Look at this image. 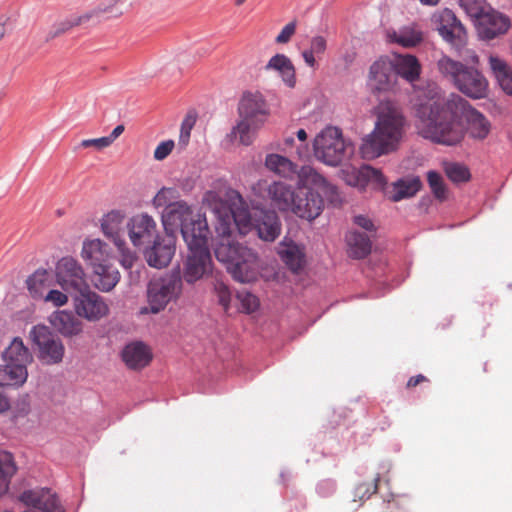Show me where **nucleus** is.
<instances>
[{
    "label": "nucleus",
    "mask_w": 512,
    "mask_h": 512,
    "mask_svg": "<svg viewBox=\"0 0 512 512\" xmlns=\"http://www.w3.org/2000/svg\"><path fill=\"white\" fill-rule=\"evenodd\" d=\"M297 137L300 141H305L307 139V133L304 129H300L297 131Z\"/></svg>",
    "instance_id": "0e129e2a"
},
{
    "label": "nucleus",
    "mask_w": 512,
    "mask_h": 512,
    "mask_svg": "<svg viewBox=\"0 0 512 512\" xmlns=\"http://www.w3.org/2000/svg\"><path fill=\"white\" fill-rule=\"evenodd\" d=\"M123 11V0H108L80 15H73L63 20L59 23L57 34L77 26L97 24L102 20L118 17L123 14Z\"/></svg>",
    "instance_id": "9b49d317"
},
{
    "label": "nucleus",
    "mask_w": 512,
    "mask_h": 512,
    "mask_svg": "<svg viewBox=\"0 0 512 512\" xmlns=\"http://www.w3.org/2000/svg\"><path fill=\"white\" fill-rule=\"evenodd\" d=\"M17 471L13 455L7 451L0 452V496L8 489L11 478Z\"/></svg>",
    "instance_id": "72a5a7b5"
},
{
    "label": "nucleus",
    "mask_w": 512,
    "mask_h": 512,
    "mask_svg": "<svg viewBox=\"0 0 512 512\" xmlns=\"http://www.w3.org/2000/svg\"><path fill=\"white\" fill-rule=\"evenodd\" d=\"M4 363L20 364L28 367L33 361L30 350L20 337H15L2 353Z\"/></svg>",
    "instance_id": "c85d7f7f"
},
{
    "label": "nucleus",
    "mask_w": 512,
    "mask_h": 512,
    "mask_svg": "<svg viewBox=\"0 0 512 512\" xmlns=\"http://www.w3.org/2000/svg\"><path fill=\"white\" fill-rule=\"evenodd\" d=\"M94 285L102 292L111 291L120 280L119 271L113 267L112 262L104 264L102 271L94 273Z\"/></svg>",
    "instance_id": "473e14b6"
},
{
    "label": "nucleus",
    "mask_w": 512,
    "mask_h": 512,
    "mask_svg": "<svg viewBox=\"0 0 512 512\" xmlns=\"http://www.w3.org/2000/svg\"><path fill=\"white\" fill-rule=\"evenodd\" d=\"M214 211L217 215L215 230L221 238L215 247L217 260L226 265L234 280L241 283L255 281L260 270L257 254L232 239L235 231L246 235L253 229L246 202L238 191L228 189Z\"/></svg>",
    "instance_id": "f03ea898"
},
{
    "label": "nucleus",
    "mask_w": 512,
    "mask_h": 512,
    "mask_svg": "<svg viewBox=\"0 0 512 512\" xmlns=\"http://www.w3.org/2000/svg\"><path fill=\"white\" fill-rule=\"evenodd\" d=\"M263 69L272 76L280 78L283 82H287L288 57L280 53L275 54L269 59Z\"/></svg>",
    "instance_id": "f704fd0d"
},
{
    "label": "nucleus",
    "mask_w": 512,
    "mask_h": 512,
    "mask_svg": "<svg viewBox=\"0 0 512 512\" xmlns=\"http://www.w3.org/2000/svg\"><path fill=\"white\" fill-rule=\"evenodd\" d=\"M128 235L134 246L150 243L157 235V225L154 219L146 214H137L127 223Z\"/></svg>",
    "instance_id": "dca6fc26"
},
{
    "label": "nucleus",
    "mask_w": 512,
    "mask_h": 512,
    "mask_svg": "<svg viewBox=\"0 0 512 512\" xmlns=\"http://www.w3.org/2000/svg\"><path fill=\"white\" fill-rule=\"evenodd\" d=\"M391 61L380 58L375 61L369 71V83L377 91H390L393 89L396 76L393 74Z\"/></svg>",
    "instance_id": "aec40b11"
},
{
    "label": "nucleus",
    "mask_w": 512,
    "mask_h": 512,
    "mask_svg": "<svg viewBox=\"0 0 512 512\" xmlns=\"http://www.w3.org/2000/svg\"><path fill=\"white\" fill-rule=\"evenodd\" d=\"M377 512H409L408 501L403 497H392L383 500Z\"/></svg>",
    "instance_id": "a18cd8bd"
},
{
    "label": "nucleus",
    "mask_w": 512,
    "mask_h": 512,
    "mask_svg": "<svg viewBox=\"0 0 512 512\" xmlns=\"http://www.w3.org/2000/svg\"><path fill=\"white\" fill-rule=\"evenodd\" d=\"M346 242L352 258L362 259L371 252V241L365 233L350 231L346 235Z\"/></svg>",
    "instance_id": "c756f323"
},
{
    "label": "nucleus",
    "mask_w": 512,
    "mask_h": 512,
    "mask_svg": "<svg viewBox=\"0 0 512 512\" xmlns=\"http://www.w3.org/2000/svg\"><path fill=\"white\" fill-rule=\"evenodd\" d=\"M121 259L120 263L125 269H131L134 265V262L136 261V256L134 253H132L130 250H128L125 245L121 248H118Z\"/></svg>",
    "instance_id": "864d4df0"
},
{
    "label": "nucleus",
    "mask_w": 512,
    "mask_h": 512,
    "mask_svg": "<svg viewBox=\"0 0 512 512\" xmlns=\"http://www.w3.org/2000/svg\"><path fill=\"white\" fill-rule=\"evenodd\" d=\"M28 379V369L25 365L4 363L0 366V387L18 389Z\"/></svg>",
    "instance_id": "bb28decb"
},
{
    "label": "nucleus",
    "mask_w": 512,
    "mask_h": 512,
    "mask_svg": "<svg viewBox=\"0 0 512 512\" xmlns=\"http://www.w3.org/2000/svg\"><path fill=\"white\" fill-rule=\"evenodd\" d=\"M389 42L405 48H412L423 41V32L415 23L400 27L398 30L387 32Z\"/></svg>",
    "instance_id": "a878e982"
},
{
    "label": "nucleus",
    "mask_w": 512,
    "mask_h": 512,
    "mask_svg": "<svg viewBox=\"0 0 512 512\" xmlns=\"http://www.w3.org/2000/svg\"><path fill=\"white\" fill-rule=\"evenodd\" d=\"M460 7L478 20L491 6L485 0H458Z\"/></svg>",
    "instance_id": "79ce46f5"
},
{
    "label": "nucleus",
    "mask_w": 512,
    "mask_h": 512,
    "mask_svg": "<svg viewBox=\"0 0 512 512\" xmlns=\"http://www.w3.org/2000/svg\"><path fill=\"white\" fill-rule=\"evenodd\" d=\"M68 294L56 289H50L42 297L45 302L53 304L55 307H61L68 303Z\"/></svg>",
    "instance_id": "de8ad7c7"
},
{
    "label": "nucleus",
    "mask_w": 512,
    "mask_h": 512,
    "mask_svg": "<svg viewBox=\"0 0 512 512\" xmlns=\"http://www.w3.org/2000/svg\"><path fill=\"white\" fill-rule=\"evenodd\" d=\"M29 336L38 349V358L42 363L54 365L62 362L65 354L64 344L48 327L44 325L34 326Z\"/></svg>",
    "instance_id": "f8f14e48"
},
{
    "label": "nucleus",
    "mask_w": 512,
    "mask_h": 512,
    "mask_svg": "<svg viewBox=\"0 0 512 512\" xmlns=\"http://www.w3.org/2000/svg\"><path fill=\"white\" fill-rule=\"evenodd\" d=\"M182 291V279L179 272L168 274L151 281L147 288L148 306L140 310L141 314H157L176 300Z\"/></svg>",
    "instance_id": "1a4fd4ad"
},
{
    "label": "nucleus",
    "mask_w": 512,
    "mask_h": 512,
    "mask_svg": "<svg viewBox=\"0 0 512 512\" xmlns=\"http://www.w3.org/2000/svg\"><path fill=\"white\" fill-rule=\"evenodd\" d=\"M208 235H193L187 229L184 233L188 254L184 263L183 278L189 284H193L212 273L213 263L208 248Z\"/></svg>",
    "instance_id": "0eeeda50"
},
{
    "label": "nucleus",
    "mask_w": 512,
    "mask_h": 512,
    "mask_svg": "<svg viewBox=\"0 0 512 512\" xmlns=\"http://www.w3.org/2000/svg\"><path fill=\"white\" fill-rule=\"evenodd\" d=\"M125 213L120 210H112L105 214L101 220V229L103 234L111 239L117 248L125 245V241L121 236Z\"/></svg>",
    "instance_id": "b1692460"
},
{
    "label": "nucleus",
    "mask_w": 512,
    "mask_h": 512,
    "mask_svg": "<svg viewBox=\"0 0 512 512\" xmlns=\"http://www.w3.org/2000/svg\"><path fill=\"white\" fill-rule=\"evenodd\" d=\"M351 178L348 183L360 189H365L369 185L375 189H382L386 185V179L382 172L369 165H364L360 169L354 170Z\"/></svg>",
    "instance_id": "393cba45"
},
{
    "label": "nucleus",
    "mask_w": 512,
    "mask_h": 512,
    "mask_svg": "<svg viewBox=\"0 0 512 512\" xmlns=\"http://www.w3.org/2000/svg\"><path fill=\"white\" fill-rule=\"evenodd\" d=\"M258 236L265 241H274L280 233V225L274 214L265 215V219L256 227Z\"/></svg>",
    "instance_id": "c9c22d12"
},
{
    "label": "nucleus",
    "mask_w": 512,
    "mask_h": 512,
    "mask_svg": "<svg viewBox=\"0 0 512 512\" xmlns=\"http://www.w3.org/2000/svg\"><path fill=\"white\" fill-rule=\"evenodd\" d=\"M309 258L306 247L290 241V274L295 275L299 282L308 277Z\"/></svg>",
    "instance_id": "cd10ccee"
},
{
    "label": "nucleus",
    "mask_w": 512,
    "mask_h": 512,
    "mask_svg": "<svg viewBox=\"0 0 512 512\" xmlns=\"http://www.w3.org/2000/svg\"><path fill=\"white\" fill-rule=\"evenodd\" d=\"M175 239L171 236L157 237L153 246L146 249L144 255L147 263L154 268L166 267L175 254Z\"/></svg>",
    "instance_id": "6ab92c4d"
},
{
    "label": "nucleus",
    "mask_w": 512,
    "mask_h": 512,
    "mask_svg": "<svg viewBox=\"0 0 512 512\" xmlns=\"http://www.w3.org/2000/svg\"><path fill=\"white\" fill-rule=\"evenodd\" d=\"M510 27V20L502 13L490 7L478 20L477 29L482 39L491 40L505 34Z\"/></svg>",
    "instance_id": "f3484780"
},
{
    "label": "nucleus",
    "mask_w": 512,
    "mask_h": 512,
    "mask_svg": "<svg viewBox=\"0 0 512 512\" xmlns=\"http://www.w3.org/2000/svg\"><path fill=\"white\" fill-rule=\"evenodd\" d=\"M380 480V477L379 475H377L373 482H363V483H360L358 484L356 487H355V490H354V499L353 501L356 502V501H360V502H363L364 500L370 498V496L374 493H376L377 489H378V482Z\"/></svg>",
    "instance_id": "c03bdc74"
},
{
    "label": "nucleus",
    "mask_w": 512,
    "mask_h": 512,
    "mask_svg": "<svg viewBox=\"0 0 512 512\" xmlns=\"http://www.w3.org/2000/svg\"><path fill=\"white\" fill-rule=\"evenodd\" d=\"M391 64L395 74L410 83L417 81L420 77L422 67L414 55L396 54Z\"/></svg>",
    "instance_id": "5701e85b"
},
{
    "label": "nucleus",
    "mask_w": 512,
    "mask_h": 512,
    "mask_svg": "<svg viewBox=\"0 0 512 512\" xmlns=\"http://www.w3.org/2000/svg\"><path fill=\"white\" fill-rule=\"evenodd\" d=\"M73 307L78 317L89 322H98L107 317L110 307L105 299L90 289L83 290L72 297Z\"/></svg>",
    "instance_id": "2eb2a0df"
},
{
    "label": "nucleus",
    "mask_w": 512,
    "mask_h": 512,
    "mask_svg": "<svg viewBox=\"0 0 512 512\" xmlns=\"http://www.w3.org/2000/svg\"><path fill=\"white\" fill-rule=\"evenodd\" d=\"M81 256L94 273L113 260L109 245L100 239L84 241Z\"/></svg>",
    "instance_id": "a211bd4d"
},
{
    "label": "nucleus",
    "mask_w": 512,
    "mask_h": 512,
    "mask_svg": "<svg viewBox=\"0 0 512 512\" xmlns=\"http://www.w3.org/2000/svg\"><path fill=\"white\" fill-rule=\"evenodd\" d=\"M427 181L436 199L445 201L448 198V190L442 176L438 172L429 171L427 173Z\"/></svg>",
    "instance_id": "ea45409f"
},
{
    "label": "nucleus",
    "mask_w": 512,
    "mask_h": 512,
    "mask_svg": "<svg viewBox=\"0 0 512 512\" xmlns=\"http://www.w3.org/2000/svg\"><path fill=\"white\" fill-rule=\"evenodd\" d=\"M56 281L71 297L89 287L84 269L72 257H63L58 261Z\"/></svg>",
    "instance_id": "4468645a"
},
{
    "label": "nucleus",
    "mask_w": 512,
    "mask_h": 512,
    "mask_svg": "<svg viewBox=\"0 0 512 512\" xmlns=\"http://www.w3.org/2000/svg\"><path fill=\"white\" fill-rule=\"evenodd\" d=\"M287 236H285L280 244V248L278 250V254L281 258V260L288 264V244L286 243Z\"/></svg>",
    "instance_id": "13d9d810"
},
{
    "label": "nucleus",
    "mask_w": 512,
    "mask_h": 512,
    "mask_svg": "<svg viewBox=\"0 0 512 512\" xmlns=\"http://www.w3.org/2000/svg\"><path fill=\"white\" fill-rule=\"evenodd\" d=\"M489 64L494 75L509 68L507 63L497 56H490Z\"/></svg>",
    "instance_id": "5fc2aeb1"
},
{
    "label": "nucleus",
    "mask_w": 512,
    "mask_h": 512,
    "mask_svg": "<svg viewBox=\"0 0 512 512\" xmlns=\"http://www.w3.org/2000/svg\"><path fill=\"white\" fill-rule=\"evenodd\" d=\"M478 64V55L474 51H467L465 63L444 55L438 60L437 67L459 92L471 99H483L488 95L489 83L478 69Z\"/></svg>",
    "instance_id": "39448f33"
},
{
    "label": "nucleus",
    "mask_w": 512,
    "mask_h": 512,
    "mask_svg": "<svg viewBox=\"0 0 512 512\" xmlns=\"http://www.w3.org/2000/svg\"><path fill=\"white\" fill-rule=\"evenodd\" d=\"M215 293L217 295L219 304L224 308L225 311H228L231 302V293L228 286L223 282H217L215 284Z\"/></svg>",
    "instance_id": "09e8293b"
},
{
    "label": "nucleus",
    "mask_w": 512,
    "mask_h": 512,
    "mask_svg": "<svg viewBox=\"0 0 512 512\" xmlns=\"http://www.w3.org/2000/svg\"><path fill=\"white\" fill-rule=\"evenodd\" d=\"M179 196V192L176 188L163 187L154 196L152 204L155 208L164 207L165 209H167L169 205H172L174 204V202L179 201Z\"/></svg>",
    "instance_id": "58836bf2"
},
{
    "label": "nucleus",
    "mask_w": 512,
    "mask_h": 512,
    "mask_svg": "<svg viewBox=\"0 0 512 512\" xmlns=\"http://www.w3.org/2000/svg\"><path fill=\"white\" fill-rule=\"evenodd\" d=\"M315 157L329 166H337L353 154V146L347 142L342 131L333 126L324 128L314 139Z\"/></svg>",
    "instance_id": "6e6552de"
},
{
    "label": "nucleus",
    "mask_w": 512,
    "mask_h": 512,
    "mask_svg": "<svg viewBox=\"0 0 512 512\" xmlns=\"http://www.w3.org/2000/svg\"><path fill=\"white\" fill-rule=\"evenodd\" d=\"M494 76L497 79L501 88L505 92L511 90V88H512V72H511L510 68H507L506 70L499 72Z\"/></svg>",
    "instance_id": "3c124183"
},
{
    "label": "nucleus",
    "mask_w": 512,
    "mask_h": 512,
    "mask_svg": "<svg viewBox=\"0 0 512 512\" xmlns=\"http://www.w3.org/2000/svg\"><path fill=\"white\" fill-rule=\"evenodd\" d=\"M6 34V26L5 23L0 22V41L3 39V37Z\"/></svg>",
    "instance_id": "69168bd1"
},
{
    "label": "nucleus",
    "mask_w": 512,
    "mask_h": 512,
    "mask_svg": "<svg viewBox=\"0 0 512 512\" xmlns=\"http://www.w3.org/2000/svg\"><path fill=\"white\" fill-rule=\"evenodd\" d=\"M51 326L64 337H74L82 333L83 323L71 311L58 310L49 317Z\"/></svg>",
    "instance_id": "4be33fe9"
},
{
    "label": "nucleus",
    "mask_w": 512,
    "mask_h": 512,
    "mask_svg": "<svg viewBox=\"0 0 512 512\" xmlns=\"http://www.w3.org/2000/svg\"><path fill=\"white\" fill-rule=\"evenodd\" d=\"M27 287L33 298H42L53 283V277L45 269L36 270L28 279Z\"/></svg>",
    "instance_id": "2f4dec72"
},
{
    "label": "nucleus",
    "mask_w": 512,
    "mask_h": 512,
    "mask_svg": "<svg viewBox=\"0 0 512 512\" xmlns=\"http://www.w3.org/2000/svg\"><path fill=\"white\" fill-rule=\"evenodd\" d=\"M197 121V113L194 110H190L184 117L179 135V144L183 147L187 146L190 140L191 130L195 126Z\"/></svg>",
    "instance_id": "37998d69"
},
{
    "label": "nucleus",
    "mask_w": 512,
    "mask_h": 512,
    "mask_svg": "<svg viewBox=\"0 0 512 512\" xmlns=\"http://www.w3.org/2000/svg\"><path fill=\"white\" fill-rule=\"evenodd\" d=\"M422 184L419 178L400 179L392 184L388 191V197L393 202H398L404 198L414 196L421 188Z\"/></svg>",
    "instance_id": "7c9ffc66"
},
{
    "label": "nucleus",
    "mask_w": 512,
    "mask_h": 512,
    "mask_svg": "<svg viewBox=\"0 0 512 512\" xmlns=\"http://www.w3.org/2000/svg\"><path fill=\"white\" fill-rule=\"evenodd\" d=\"M289 31H290V36L294 33L295 31V24L293 22H290V28H289Z\"/></svg>",
    "instance_id": "774afa93"
},
{
    "label": "nucleus",
    "mask_w": 512,
    "mask_h": 512,
    "mask_svg": "<svg viewBox=\"0 0 512 512\" xmlns=\"http://www.w3.org/2000/svg\"><path fill=\"white\" fill-rule=\"evenodd\" d=\"M375 116L374 128L360 146L362 157L368 160L397 151L408 126L402 108L390 100L381 101L375 107Z\"/></svg>",
    "instance_id": "7ed1b4c3"
},
{
    "label": "nucleus",
    "mask_w": 512,
    "mask_h": 512,
    "mask_svg": "<svg viewBox=\"0 0 512 512\" xmlns=\"http://www.w3.org/2000/svg\"><path fill=\"white\" fill-rule=\"evenodd\" d=\"M354 223L366 231H373L375 229L373 222L365 215H357L354 217Z\"/></svg>",
    "instance_id": "4d7b16f0"
},
{
    "label": "nucleus",
    "mask_w": 512,
    "mask_h": 512,
    "mask_svg": "<svg viewBox=\"0 0 512 512\" xmlns=\"http://www.w3.org/2000/svg\"><path fill=\"white\" fill-rule=\"evenodd\" d=\"M326 49V40L322 36L314 37L311 40L310 50L316 55L323 54Z\"/></svg>",
    "instance_id": "6e6d98bb"
},
{
    "label": "nucleus",
    "mask_w": 512,
    "mask_h": 512,
    "mask_svg": "<svg viewBox=\"0 0 512 512\" xmlns=\"http://www.w3.org/2000/svg\"><path fill=\"white\" fill-rule=\"evenodd\" d=\"M237 112L238 120L230 136L238 139L240 144L250 146L270 117V105L261 92L246 91L239 100Z\"/></svg>",
    "instance_id": "423d86ee"
},
{
    "label": "nucleus",
    "mask_w": 512,
    "mask_h": 512,
    "mask_svg": "<svg viewBox=\"0 0 512 512\" xmlns=\"http://www.w3.org/2000/svg\"><path fill=\"white\" fill-rule=\"evenodd\" d=\"M175 144L173 140L163 141L155 148L154 158L158 161L164 160L173 150Z\"/></svg>",
    "instance_id": "8fccbe9b"
},
{
    "label": "nucleus",
    "mask_w": 512,
    "mask_h": 512,
    "mask_svg": "<svg viewBox=\"0 0 512 512\" xmlns=\"http://www.w3.org/2000/svg\"><path fill=\"white\" fill-rule=\"evenodd\" d=\"M314 52L311 51L310 49L308 50H304L302 52V56L304 58V61L307 65H309L310 67H314L315 66V63H316V60H315V57H314Z\"/></svg>",
    "instance_id": "052dcab7"
},
{
    "label": "nucleus",
    "mask_w": 512,
    "mask_h": 512,
    "mask_svg": "<svg viewBox=\"0 0 512 512\" xmlns=\"http://www.w3.org/2000/svg\"><path fill=\"white\" fill-rule=\"evenodd\" d=\"M236 299L240 304V311L243 313L251 314L260 307L259 298L246 289L238 290Z\"/></svg>",
    "instance_id": "4c0bfd02"
},
{
    "label": "nucleus",
    "mask_w": 512,
    "mask_h": 512,
    "mask_svg": "<svg viewBox=\"0 0 512 512\" xmlns=\"http://www.w3.org/2000/svg\"><path fill=\"white\" fill-rule=\"evenodd\" d=\"M162 221L166 228H180L182 236L187 230L193 235L209 234L207 220L201 214H193L185 201L179 200L169 205L162 214Z\"/></svg>",
    "instance_id": "9d476101"
},
{
    "label": "nucleus",
    "mask_w": 512,
    "mask_h": 512,
    "mask_svg": "<svg viewBox=\"0 0 512 512\" xmlns=\"http://www.w3.org/2000/svg\"><path fill=\"white\" fill-rule=\"evenodd\" d=\"M421 3L426 5H436L439 0H419Z\"/></svg>",
    "instance_id": "338daca9"
},
{
    "label": "nucleus",
    "mask_w": 512,
    "mask_h": 512,
    "mask_svg": "<svg viewBox=\"0 0 512 512\" xmlns=\"http://www.w3.org/2000/svg\"><path fill=\"white\" fill-rule=\"evenodd\" d=\"M110 146L109 140H107L105 137L95 138V139H85L82 140L80 143V147L82 148H88V147H94L98 150L107 148Z\"/></svg>",
    "instance_id": "603ef678"
},
{
    "label": "nucleus",
    "mask_w": 512,
    "mask_h": 512,
    "mask_svg": "<svg viewBox=\"0 0 512 512\" xmlns=\"http://www.w3.org/2000/svg\"><path fill=\"white\" fill-rule=\"evenodd\" d=\"M276 42L277 43L288 42V24L282 28L280 34L276 37Z\"/></svg>",
    "instance_id": "e2e57ef3"
},
{
    "label": "nucleus",
    "mask_w": 512,
    "mask_h": 512,
    "mask_svg": "<svg viewBox=\"0 0 512 512\" xmlns=\"http://www.w3.org/2000/svg\"><path fill=\"white\" fill-rule=\"evenodd\" d=\"M264 165L270 172L284 176L286 170H288V158L276 153H270L266 155Z\"/></svg>",
    "instance_id": "a19ab883"
},
{
    "label": "nucleus",
    "mask_w": 512,
    "mask_h": 512,
    "mask_svg": "<svg viewBox=\"0 0 512 512\" xmlns=\"http://www.w3.org/2000/svg\"><path fill=\"white\" fill-rule=\"evenodd\" d=\"M431 21L441 37L457 50L465 46L467 33L454 12L448 8L433 13Z\"/></svg>",
    "instance_id": "ddd939ff"
},
{
    "label": "nucleus",
    "mask_w": 512,
    "mask_h": 512,
    "mask_svg": "<svg viewBox=\"0 0 512 512\" xmlns=\"http://www.w3.org/2000/svg\"><path fill=\"white\" fill-rule=\"evenodd\" d=\"M297 166L290 161V181H295V188L290 191V210L302 219L312 221L317 218L324 207L320 194L326 191L328 183L311 166Z\"/></svg>",
    "instance_id": "20e7f679"
},
{
    "label": "nucleus",
    "mask_w": 512,
    "mask_h": 512,
    "mask_svg": "<svg viewBox=\"0 0 512 512\" xmlns=\"http://www.w3.org/2000/svg\"><path fill=\"white\" fill-rule=\"evenodd\" d=\"M152 357L150 347L142 341L128 343L121 352L123 362L132 370L145 368L151 362Z\"/></svg>",
    "instance_id": "412c9836"
},
{
    "label": "nucleus",
    "mask_w": 512,
    "mask_h": 512,
    "mask_svg": "<svg viewBox=\"0 0 512 512\" xmlns=\"http://www.w3.org/2000/svg\"><path fill=\"white\" fill-rule=\"evenodd\" d=\"M428 381V379L422 375V374H419L417 376H413L411 377L408 382H407V388H414L416 387L417 385H419L420 383L422 382H426Z\"/></svg>",
    "instance_id": "bf43d9fd"
},
{
    "label": "nucleus",
    "mask_w": 512,
    "mask_h": 512,
    "mask_svg": "<svg viewBox=\"0 0 512 512\" xmlns=\"http://www.w3.org/2000/svg\"><path fill=\"white\" fill-rule=\"evenodd\" d=\"M416 117L422 137L447 146L460 143L465 133L482 140L491 128L488 119L467 100L457 94L441 97L436 87L429 90L427 101L417 105Z\"/></svg>",
    "instance_id": "f257e3e1"
},
{
    "label": "nucleus",
    "mask_w": 512,
    "mask_h": 512,
    "mask_svg": "<svg viewBox=\"0 0 512 512\" xmlns=\"http://www.w3.org/2000/svg\"><path fill=\"white\" fill-rule=\"evenodd\" d=\"M124 132V126L118 125L116 126L113 131L110 133L109 136H106L107 140H109L110 145Z\"/></svg>",
    "instance_id": "680f3d73"
},
{
    "label": "nucleus",
    "mask_w": 512,
    "mask_h": 512,
    "mask_svg": "<svg viewBox=\"0 0 512 512\" xmlns=\"http://www.w3.org/2000/svg\"><path fill=\"white\" fill-rule=\"evenodd\" d=\"M447 177L455 183L468 181L470 172L467 167L461 164L452 163L445 167Z\"/></svg>",
    "instance_id": "49530a36"
},
{
    "label": "nucleus",
    "mask_w": 512,
    "mask_h": 512,
    "mask_svg": "<svg viewBox=\"0 0 512 512\" xmlns=\"http://www.w3.org/2000/svg\"><path fill=\"white\" fill-rule=\"evenodd\" d=\"M268 198L280 210H286L288 207V185L285 181H275L268 186Z\"/></svg>",
    "instance_id": "e433bc0d"
}]
</instances>
